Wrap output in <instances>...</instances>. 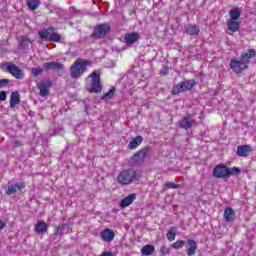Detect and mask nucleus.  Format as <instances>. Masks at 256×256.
<instances>
[{
	"mask_svg": "<svg viewBox=\"0 0 256 256\" xmlns=\"http://www.w3.org/2000/svg\"><path fill=\"white\" fill-rule=\"evenodd\" d=\"M143 173L139 169L128 168L120 171L117 176V183L122 186L131 185L141 180Z\"/></svg>",
	"mask_w": 256,
	"mask_h": 256,
	"instance_id": "f257e3e1",
	"label": "nucleus"
},
{
	"mask_svg": "<svg viewBox=\"0 0 256 256\" xmlns=\"http://www.w3.org/2000/svg\"><path fill=\"white\" fill-rule=\"evenodd\" d=\"M255 55H256L255 49H250L248 53L242 54V57L240 60L232 59L230 61V69H232L234 73H242L243 71H245V69H247L251 59H253Z\"/></svg>",
	"mask_w": 256,
	"mask_h": 256,
	"instance_id": "f03ea898",
	"label": "nucleus"
},
{
	"mask_svg": "<svg viewBox=\"0 0 256 256\" xmlns=\"http://www.w3.org/2000/svg\"><path fill=\"white\" fill-rule=\"evenodd\" d=\"M88 81H90V83L86 85L87 91L90 93H101L103 88L101 87V72H99V70L93 71V73L89 75Z\"/></svg>",
	"mask_w": 256,
	"mask_h": 256,
	"instance_id": "7ed1b4c3",
	"label": "nucleus"
},
{
	"mask_svg": "<svg viewBox=\"0 0 256 256\" xmlns=\"http://www.w3.org/2000/svg\"><path fill=\"white\" fill-rule=\"evenodd\" d=\"M87 65H89L87 60H76L70 69L71 77L73 79H79L87 71Z\"/></svg>",
	"mask_w": 256,
	"mask_h": 256,
	"instance_id": "20e7f679",
	"label": "nucleus"
},
{
	"mask_svg": "<svg viewBox=\"0 0 256 256\" xmlns=\"http://www.w3.org/2000/svg\"><path fill=\"white\" fill-rule=\"evenodd\" d=\"M195 87V81L187 80L182 82L172 88L173 95H179V93H183L184 91H189Z\"/></svg>",
	"mask_w": 256,
	"mask_h": 256,
	"instance_id": "39448f33",
	"label": "nucleus"
},
{
	"mask_svg": "<svg viewBox=\"0 0 256 256\" xmlns=\"http://www.w3.org/2000/svg\"><path fill=\"white\" fill-rule=\"evenodd\" d=\"M109 31H111V27H109V25L100 24L94 29L92 37L94 39H103V37L107 36V33H109Z\"/></svg>",
	"mask_w": 256,
	"mask_h": 256,
	"instance_id": "423d86ee",
	"label": "nucleus"
},
{
	"mask_svg": "<svg viewBox=\"0 0 256 256\" xmlns=\"http://www.w3.org/2000/svg\"><path fill=\"white\" fill-rule=\"evenodd\" d=\"M25 189V183L24 182H8V188L6 190V195H15L17 191H23Z\"/></svg>",
	"mask_w": 256,
	"mask_h": 256,
	"instance_id": "0eeeda50",
	"label": "nucleus"
},
{
	"mask_svg": "<svg viewBox=\"0 0 256 256\" xmlns=\"http://www.w3.org/2000/svg\"><path fill=\"white\" fill-rule=\"evenodd\" d=\"M147 152V148H143L140 151L136 152L131 158V163L133 165H141L145 161V158L147 157Z\"/></svg>",
	"mask_w": 256,
	"mask_h": 256,
	"instance_id": "6e6552de",
	"label": "nucleus"
},
{
	"mask_svg": "<svg viewBox=\"0 0 256 256\" xmlns=\"http://www.w3.org/2000/svg\"><path fill=\"white\" fill-rule=\"evenodd\" d=\"M213 176L216 177V179H229L227 166L217 165L213 170Z\"/></svg>",
	"mask_w": 256,
	"mask_h": 256,
	"instance_id": "1a4fd4ad",
	"label": "nucleus"
},
{
	"mask_svg": "<svg viewBox=\"0 0 256 256\" xmlns=\"http://www.w3.org/2000/svg\"><path fill=\"white\" fill-rule=\"evenodd\" d=\"M53 82L50 80H45L37 84V87L40 91L41 97H47L49 95V88L52 87Z\"/></svg>",
	"mask_w": 256,
	"mask_h": 256,
	"instance_id": "9d476101",
	"label": "nucleus"
},
{
	"mask_svg": "<svg viewBox=\"0 0 256 256\" xmlns=\"http://www.w3.org/2000/svg\"><path fill=\"white\" fill-rule=\"evenodd\" d=\"M7 71L8 73H11L15 79H23L25 77L23 70L19 69V67L14 64H8Z\"/></svg>",
	"mask_w": 256,
	"mask_h": 256,
	"instance_id": "9b49d317",
	"label": "nucleus"
},
{
	"mask_svg": "<svg viewBox=\"0 0 256 256\" xmlns=\"http://www.w3.org/2000/svg\"><path fill=\"white\" fill-rule=\"evenodd\" d=\"M250 153H253V147L250 145H240L237 147L236 155L238 157H249Z\"/></svg>",
	"mask_w": 256,
	"mask_h": 256,
	"instance_id": "f8f14e48",
	"label": "nucleus"
},
{
	"mask_svg": "<svg viewBox=\"0 0 256 256\" xmlns=\"http://www.w3.org/2000/svg\"><path fill=\"white\" fill-rule=\"evenodd\" d=\"M100 237L102 241H105L106 243H111V241L115 239V232L109 228H106L101 231Z\"/></svg>",
	"mask_w": 256,
	"mask_h": 256,
	"instance_id": "ddd939ff",
	"label": "nucleus"
},
{
	"mask_svg": "<svg viewBox=\"0 0 256 256\" xmlns=\"http://www.w3.org/2000/svg\"><path fill=\"white\" fill-rule=\"evenodd\" d=\"M137 199V194L132 193L129 194L127 197L121 200L120 207L121 209H125V207H129L130 205H133V201Z\"/></svg>",
	"mask_w": 256,
	"mask_h": 256,
	"instance_id": "4468645a",
	"label": "nucleus"
},
{
	"mask_svg": "<svg viewBox=\"0 0 256 256\" xmlns=\"http://www.w3.org/2000/svg\"><path fill=\"white\" fill-rule=\"evenodd\" d=\"M188 248L186 249V253L188 256H193L197 253V242L193 239H188L186 241Z\"/></svg>",
	"mask_w": 256,
	"mask_h": 256,
	"instance_id": "2eb2a0df",
	"label": "nucleus"
},
{
	"mask_svg": "<svg viewBox=\"0 0 256 256\" xmlns=\"http://www.w3.org/2000/svg\"><path fill=\"white\" fill-rule=\"evenodd\" d=\"M139 33L137 32H131L125 35L124 41L127 43V45H133V43H136V41H139Z\"/></svg>",
	"mask_w": 256,
	"mask_h": 256,
	"instance_id": "dca6fc26",
	"label": "nucleus"
},
{
	"mask_svg": "<svg viewBox=\"0 0 256 256\" xmlns=\"http://www.w3.org/2000/svg\"><path fill=\"white\" fill-rule=\"evenodd\" d=\"M43 68L46 70L61 71L63 70V64L59 62H46L43 64Z\"/></svg>",
	"mask_w": 256,
	"mask_h": 256,
	"instance_id": "f3484780",
	"label": "nucleus"
},
{
	"mask_svg": "<svg viewBox=\"0 0 256 256\" xmlns=\"http://www.w3.org/2000/svg\"><path fill=\"white\" fill-rule=\"evenodd\" d=\"M21 103V98L19 96V92H12L10 95V107L11 109H15L17 105Z\"/></svg>",
	"mask_w": 256,
	"mask_h": 256,
	"instance_id": "a211bd4d",
	"label": "nucleus"
},
{
	"mask_svg": "<svg viewBox=\"0 0 256 256\" xmlns=\"http://www.w3.org/2000/svg\"><path fill=\"white\" fill-rule=\"evenodd\" d=\"M47 229H49V226L43 221H38L35 226V232L38 234L47 233Z\"/></svg>",
	"mask_w": 256,
	"mask_h": 256,
	"instance_id": "6ab92c4d",
	"label": "nucleus"
},
{
	"mask_svg": "<svg viewBox=\"0 0 256 256\" xmlns=\"http://www.w3.org/2000/svg\"><path fill=\"white\" fill-rule=\"evenodd\" d=\"M143 143V137L141 136H136L132 141H130L128 147L130 150H135L139 145Z\"/></svg>",
	"mask_w": 256,
	"mask_h": 256,
	"instance_id": "aec40b11",
	"label": "nucleus"
},
{
	"mask_svg": "<svg viewBox=\"0 0 256 256\" xmlns=\"http://www.w3.org/2000/svg\"><path fill=\"white\" fill-rule=\"evenodd\" d=\"M224 219L227 222L233 221L235 219V211H233V208L227 207L224 211Z\"/></svg>",
	"mask_w": 256,
	"mask_h": 256,
	"instance_id": "412c9836",
	"label": "nucleus"
},
{
	"mask_svg": "<svg viewBox=\"0 0 256 256\" xmlns=\"http://www.w3.org/2000/svg\"><path fill=\"white\" fill-rule=\"evenodd\" d=\"M228 31H231L232 33H237L239 31V21L237 20H228Z\"/></svg>",
	"mask_w": 256,
	"mask_h": 256,
	"instance_id": "4be33fe9",
	"label": "nucleus"
},
{
	"mask_svg": "<svg viewBox=\"0 0 256 256\" xmlns=\"http://www.w3.org/2000/svg\"><path fill=\"white\" fill-rule=\"evenodd\" d=\"M52 33H53V29L48 28L46 30L39 31V37L44 41H49L51 39Z\"/></svg>",
	"mask_w": 256,
	"mask_h": 256,
	"instance_id": "5701e85b",
	"label": "nucleus"
},
{
	"mask_svg": "<svg viewBox=\"0 0 256 256\" xmlns=\"http://www.w3.org/2000/svg\"><path fill=\"white\" fill-rule=\"evenodd\" d=\"M193 125V120L189 117H184L181 121H180V127L181 129H191Z\"/></svg>",
	"mask_w": 256,
	"mask_h": 256,
	"instance_id": "b1692460",
	"label": "nucleus"
},
{
	"mask_svg": "<svg viewBox=\"0 0 256 256\" xmlns=\"http://www.w3.org/2000/svg\"><path fill=\"white\" fill-rule=\"evenodd\" d=\"M166 237L168 241H175V238L177 237V227L172 226L167 232Z\"/></svg>",
	"mask_w": 256,
	"mask_h": 256,
	"instance_id": "393cba45",
	"label": "nucleus"
},
{
	"mask_svg": "<svg viewBox=\"0 0 256 256\" xmlns=\"http://www.w3.org/2000/svg\"><path fill=\"white\" fill-rule=\"evenodd\" d=\"M28 9H30L31 11H35V9H37V7H39L41 5V1L39 0H26Z\"/></svg>",
	"mask_w": 256,
	"mask_h": 256,
	"instance_id": "a878e982",
	"label": "nucleus"
},
{
	"mask_svg": "<svg viewBox=\"0 0 256 256\" xmlns=\"http://www.w3.org/2000/svg\"><path fill=\"white\" fill-rule=\"evenodd\" d=\"M230 21H238L239 17H241V12L238 9H232L229 12Z\"/></svg>",
	"mask_w": 256,
	"mask_h": 256,
	"instance_id": "bb28decb",
	"label": "nucleus"
},
{
	"mask_svg": "<svg viewBox=\"0 0 256 256\" xmlns=\"http://www.w3.org/2000/svg\"><path fill=\"white\" fill-rule=\"evenodd\" d=\"M142 255H153L155 253V246L146 245L142 248Z\"/></svg>",
	"mask_w": 256,
	"mask_h": 256,
	"instance_id": "cd10ccee",
	"label": "nucleus"
},
{
	"mask_svg": "<svg viewBox=\"0 0 256 256\" xmlns=\"http://www.w3.org/2000/svg\"><path fill=\"white\" fill-rule=\"evenodd\" d=\"M187 35H199V27L190 25L186 28Z\"/></svg>",
	"mask_w": 256,
	"mask_h": 256,
	"instance_id": "c85d7f7f",
	"label": "nucleus"
},
{
	"mask_svg": "<svg viewBox=\"0 0 256 256\" xmlns=\"http://www.w3.org/2000/svg\"><path fill=\"white\" fill-rule=\"evenodd\" d=\"M63 233H69V225L63 224L61 227H57L55 235H63Z\"/></svg>",
	"mask_w": 256,
	"mask_h": 256,
	"instance_id": "c756f323",
	"label": "nucleus"
},
{
	"mask_svg": "<svg viewBox=\"0 0 256 256\" xmlns=\"http://www.w3.org/2000/svg\"><path fill=\"white\" fill-rule=\"evenodd\" d=\"M227 172H228V178H229L231 177V175H239V173H241V169L237 167H232V168L227 167Z\"/></svg>",
	"mask_w": 256,
	"mask_h": 256,
	"instance_id": "7c9ffc66",
	"label": "nucleus"
},
{
	"mask_svg": "<svg viewBox=\"0 0 256 256\" xmlns=\"http://www.w3.org/2000/svg\"><path fill=\"white\" fill-rule=\"evenodd\" d=\"M184 246H185L184 240H177L175 243L172 244L173 249H183Z\"/></svg>",
	"mask_w": 256,
	"mask_h": 256,
	"instance_id": "2f4dec72",
	"label": "nucleus"
},
{
	"mask_svg": "<svg viewBox=\"0 0 256 256\" xmlns=\"http://www.w3.org/2000/svg\"><path fill=\"white\" fill-rule=\"evenodd\" d=\"M49 41H53L54 43H59V41H61V35H59L58 33L52 32V34L50 35Z\"/></svg>",
	"mask_w": 256,
	"mask_h": 256,
	"instance_id": "473e14b6",
	"label": "nucleus"
},
{
	"mask_svg": "<svg viewBox=\"0 0 256 256\" xmlns=\"http://www.w3.org/2000/svg\"><path fill=\"white\" fill-rule=\"evenodd\" d=\"M166 187L167 189H179V184H176L175 182H167Z\"/></svg>",
	"mask_w": 256,
	"mask_h": 256,
	"instance_id": "72a5a7b5",
	"label": "nucleus"
},
{
	"mask_svg": "<svg viewBox=\"0 0 256 256\" xmlns=\"http://www.w3.org/2000/svg\"><path fill=\"white\" fill-rule=\"evenodd\" d=\"M43 73V69L41 68H32V74H34L35 77L41 75Z\"/></svg>",
	"mask_w": 256,
	"mask_h": 256,
	"instance_id": "f704fd0d",
	"label": "nucleus"
},
{
	"mask_svg": "<svg viewBox=\"0 0 256 256\" xmlns=\"http://www.w3.org/2000/svg\"><path fill=\"white\" fill-rule=\"evenodd\" d=\"M113 93H115V89H111L108 93L104 95V97H102V99H111V97H113Z\"/></svg>",
	"mask_w": 256,
	"mask_h": 256,
	"instance_id": "c9c22d12",
	"label": "nucleus"
},
{
	"mask_svg": "<svg viewBox=\"0 0 256 256\" xmlns=\"http://www.w3.org/2000/svg\"><path fill=\"white\" fill-rule=\"evenodd\" d=\"M160 253H162V255H169V248H167V246H162L160 248Z\"/></svg>",
	"mask_w": 256,
	"mask_h": 256,
	"instance_id": "e433bc0d",
	"label": "nucleus"
},
{
	"mask_svg": "<svg viewBox=\"0 0 256 256\" xmlns=\"http://www.w3.org/2000/svg\"><path fill=\"white\" fill-rule=\"evenodd\" d=\"M9 85V80L8 79H1L0 80V88L1 87H7Z\"/></svg>",
	"mask_w": 256,
	"mask_h": 256,
	"instance_id": "4c0bfd02",
	"label": "nucleus"
},
{
	"mask_svg": "<svg viewBox=\"0 0 256 256\" xmlns=\"http://www.w3.org/2000/svg\"><path fill=\"white\" fill-rule=\"evenodd\" d=\"M0 101H7V92L5 91L0 92Z\"/></svg>",
	"mask_w": 256,
	"mask_h": 256,
	"instance_id": "58836bf2",
	"label": "nucleus"
},
{
	"mask_svg": "<svg viewBox=\"0 0 256 256\" xmlns=\"http://www.w3.org/2000/svg\"><path fill=\"white\" fill-rule=\"evenodd\" d=\"M100 256H114V254L111 251H105V252H102Z\"/></svg>",
	"mask_w": 256,
	"mask_h": 256,
	"instance_id": "ea45409f",
	"label": "nucleus"
},
{
	"mask_svg": "<svg viewBox=\"0 0 256 256\" xmlns=\"http://www.w3.org/2000/svg\"><path fill=\"white\" fill-rule=\"evenodd\" d=\"M5 226H6L5 222L0 220V231L5 229Z\"/></svg>",
	"mask_w": 256,
	"mask_h": 256,
	"instance_id": "a19ab883",
	"label": "nucleus"
},
{
	"mask_svg": "<svg viewBox=\"0 0 256 256\" xmlns=\"http://www.w3.org/2000/svg\"><path fill=\"white\" fill-rule=\"evenodd\" d=\"M24 43H25V44H28V43H29V39H28L27 37H23V38H22V45H23Z\"/></svg>",
	"mask_w": 256,
	"mask_h": 256,
	"instance_id": "79ce46f5",
	"label": "nucleus"
},
{
	"mask_svg": "<svg viewBox=\"0 0 256 256\" xmlns=\"http://www.w3.org/2000/svg\"><path fill=\"white\" fill-rule=\"evenodd\" d=\"M164 75H167V72H164Z\"/></svg>",
	"mask_w": 256,
	"mask_h": 256,
	"instance_id": "37998d69",
	"label": "nucleus"
}]
</instances>
